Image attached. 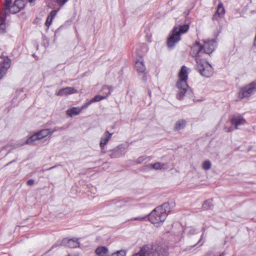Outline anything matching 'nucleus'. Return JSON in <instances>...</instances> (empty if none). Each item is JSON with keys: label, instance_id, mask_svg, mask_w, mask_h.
Instances as JSON below:
<instances>
[{"label": "nucleus", "instance_id": "nucleus-44", "mask_svg": "<svg viewBox=\"0 0 256 256\" xmlns=\"http://www.w3.org/2000/svg\"><path fill=\"white\" fill-rule=\"evenodd\" d=\"M148 94H149V96H151V92L150 91H149L148 92Z\"/></svg>", "mask_w": 256, "mask_h": 256}, {"label": "nucleus", "instance_id": "nucleus-37", "mask_svg": "<svg viewBox=\"0 0 256 256\" xmlns=\"http://www.w3.org/2000/svg\"><path fill=\"white\" fill-rule=\"evenodd\" d=\"M181 34L178 33V32H177V42H178L180 40H181Z\"/></svg>", "mask_w": 256, "mask_h": 256}, {"label": "nucleus", "instance_id": "nucleus-7", "mask_svg": "<svg viewBox=\"0 0 256 256\" xmlns=\"http://www.w3.org/2000/svg\"><path fill=\"white\" fill-rule=\"evenodd\" d=\"M66 246L70 248H75L79 246L80 242H78V238H64L61 244H60V246ZM59 246L58 244H54L51 248L48 250L44 254H46L48 252L50 251L51 250H53L55 248L58 247Z\"/></svg>", "mask_w": 256, "mask_h": 256}, {"label": "nucleus", "instance_id": "nucleus-46", "mask_svg": "<svg viewBox=\"0 0 256 256\" xmlns=\"http://www.w3.org/2000/svg\"><path fill=\"white\" fill-rule=\"evenodd\" d=\"M202 230L204 232V228H202Z\"/></svg>", "mask_w": 256, "mask_h": 256}, {"label": "nucleus", "instance_id": "nucleus-11", "mask_svg": "<svg viewBox=\"0 0 256 256\" xmlns=\"http://www.w3.org/2000/svg\"><path fill=\"white\" fill-rule=\"evenodd\" d=\"M176 44V26H174L172 34L168 38L166 46L168 50L174 49Z\"/></svg>", "mask_w": 256, "mask_h": 256}, {"label": "nucleus", "instance_id": "nucleus-3", "mask_svg": "<svg viewBox=\"0 0 256 256\" xmlns=\"http://www.w3.org/2000/svg\"><path fill=\"white\" fill-rule=\"evenodd\" d=\"M168 248L164 244H156L149 248L148 246H143L140 250L132 256H168Z\"/></svg>", "mask_w": 256, "mask_h": 256}, {"label": "nucleus", "instance_id": "nucleus-41", "mask_svg": "<svg viewBox=\"0 0 256 256\" xmlns=\"http://www.w3.org/2000/svg\"><path fill=\"white\" fill-rule=\"evenodd\" d=\"M56 166H54L52 167H51L50 168H49L48 170H52V169H53L54 168H56Z\"/></svg>", "mask_w": 256, "mask_h": 256}, {"label": "nucleus", "instance_id": "nucleus-1", "mask_svg": "<svg viewBox=\"0 0 256 256\" xmlns=\"http://www.w3.org/2000/svg\"><path fill=\"white\" fill-rule=\"evenodd\" d=\"M170 207L169 202H166L157 206L148 215L144 216H138L132 218L130 220H144L147 217L149 221L156 226H159L166 220L168 214L170 212Z\"/></svg>", "mask_w": 256, "mask_h": 256}, {"label": "nucleus", "instance_id": "nucleus-45", "mask_svg": "<svg viewBox=\"0 0 256 256\" xmlns=\"http://www.w3.org/2000/svg\"><path fill=\"white\" fill-rule=\"evenodd\" d=\"M176 128V125L174 126V129Z\"/></svg>", "mask_w": 256, "mask_h": 256}, {"label": "nucleus", "instance_id": "nucleus-18", "mask_svg": "<svg viewBox=\"0 0 256 256\" xmlns=\"http://www.w3.org/2000/svg\"><path fill=\"white\" fill-rule=\"evenodd\" d=\"M106 98V96H102L100 95H96L94 96V98H93L92 99H91L90 100L88 101V102H86L82 106V108H86L88 106H89L90 104H91L92 103L97 102H100L104 99H105Z\"/></svg>", "mask_w": 256, "mask_h": 256}, {"label": "nucleus", "instance_id": "nucleus-17", "mask_svg": "<svg viewBox=\"0 0 256 256\" xmlns=\"http://www.w3.org/2000/svg\"><path fill=\"white\" fill-rule=\"evenodd\" d=\"M112 133H110L108 130H106L100 138V147L102 149L104 148L105 146L111 138Z\"/></svg>", "mask_w": 256, "mask_h": 256}, {"label": "nucleus", "instance_id": "nucleus-35", "mask_svg": "<svg viewBox=\"0 0 256 256\" xmlns=\"http://www.w3.org/2000/svg\"><path fill=\"white\" fill-rule=\"evenodd\" d=\"M196 230L194 228H190L188 230V234L190 235H192L196 234Z\"/></svg>", "mask_w": 256, "mask_h": 256}, {"label": "nucleus", "instance_id": "nucleus-40", "mask_svg": "<svg viewBox=\"0 0 256 256\" xmlns=\"http://www.w3.org/2000/svg\"><path fill=\"white\" fill-rule=\"evenodd\" d=\"M28 2H30V3H32V2H34V1H36V0H28Z\"/></svg>", "mask_w": 256, "mask_h": 256}, {"label": "nucleus", "instance_id": "nucleus-16", "mask_svg": "<svg viewBox=\"0 0 256 256\" xmlns=\"http://www.w3.org/2000/svg\"><path fill=\"white\" fill-rule=\"evenodd\" d=\"M77 90L72 87H66L61 88L56 92V94L60 96H64L68 94L76 93Z\"/></svg>", "mask_w": 256, "mask_h": 256}, {"label": "nucleus", "instance_id": "nucleus-29", "mask_svg": "<svg viewBox=\"0 0 256 256\" xmlns=\"http://www.w3.org/2000/svg\"><path fill=\"white\" fill-rule=\"evenodd\" d=\"M102 90L104 94H106V95L105 96H106L107 98L109 95L110 94L112 89V88L109 86H104L102 87Z\"/></svg>", "mask_w": 256, "mask_h": 256}, {"label": "nucleus", "instance_id": "nucleus-39", "mask_svg": "<svg viewBox=\"0 0 256 256\" xmlns=\"http://www.w3.org/2000/svg\"><path fill=\"white\" fill-rule=\"evenodd\" d=\"M203 236H204V234H202L201 236V237H200V240H198V243L196 244H200L202 238H203Z\"/></svg>", "mask_w": 256, "mask_h": 256}, {"label": "nucleus", "instance_id": "nucleus-6", "mask_svg": "<svg viewBox=\"0 0 256 256\" xmlns=\"http://www.w3.org/2000/svg\"><path fill=\"white\" fill-rule=\"evenodd\" d=\"M256 92V80L244 88L239 92L238 96L240 98H248Z\"/></svg>", "mask_w": 256, "mask_h": 256}, {"label": "nucleus", "instance_id": "nucleus-15", "mask_svg": "<svg viewBox=\"0 0 256 256\" xmlns=\"http://www.w3.org/2000/svg\"><path fill=\"white\" fill-rule=\"evenodd\" d=\"M203 52L202 45L200 44V42H196L192 48V54L193 56L196 57V60L197 58L200 60L199 54Z\"/></svg>", "mask_w": 256, "mask_h": 256}, {"label": "nucleus", "instance_id": "nucleus-12", "mask_svg": "<svg viewBox=\"0 0 256 256\" xmlns=\"http://www.w3.org/2000/svg\"><path fill=\"white\" fill-rule=\"evenodd\" d=\"M135 68L138 72L139 74L142 75V80L144 81H146V68L144 62L142 60L140 61L138 60L136 61L135 63Z\"/></svg>", "mask_w": 256, "mask_h": 256}, {"label": "nucleus", "instance_id": "nucleus-43", "mask_svg": "<svg viewBox=\"0 0 256 256\" xmlns=\"http://www.w3.org/2000/svg\"><path fill=\"white\" fill-rule=\"evenodd\" d=\"M224 256V254L223 253H222L220 254L218 256Z\"/></svg>", "mask_w": 256, "mask_h": 256}, {"label": "nucleus", "instance_id": "nucleus-30", "mask_svg": "<svg viewBox=\"0 0 256 256\" xmlns=\"http://www.w3.org/2000/svg\"><path fill=\"white\" fill-rule=\"evenodd\" d=\"M186 126V121L184 120H180L177 122V130L183 129Z\"/></svg>", "mask_w": 256, "mask_h": 256}, {"label": "nucleus", "instance_id": "nucleus-28", "mask_svg": "<svg viewBox=\"0 0 256 256\" xmlns=\"http://www.w3.org/2000/svg\"><path fill=\"white\" fill-rule=\"evenodd\" d=\"M12 0H4V12L2 14H7V10L10 6Z\"/></svg>", "mask_w": 256, "mask_h": 256}, {"label": "nucleus", "instance_id": "nucleus-14", "mask_svg": "<svg viewBox=\"0 0 256 256\" xmlns=\"http://www.w3.org/2000/svg\"><path fill=\"white\" fill-rule=\"evenodd\" d=\"M224 14L225 9L222 3V2H220L218 6L216 12L212 16V20H218V18H222Z\"/></svg>", "mask_w": 256, "mask_h": 256}, {"label": "nucleus", "instance_id": "nucleus-24", "mask_svg": "<svg viewBox=\"0 0 256 256\" xmlns=\"http://www.w3.org/2000/svg\"><path fill=\"white\" fill-rule=\"evenodd\" d=\"M189 28L190 26L188 24L179 25L178 28L177 27V29H178L177 32L181 34H182L187 32L189 30Z\"/></svg>", "mask_w": 256, "mask_h": 256}, {"label": "nucleus", "instance_id": "nucleus-4", "mask_svg": "<svg viewBox=\"0 0 256 256\" xmlns=\"http://www.w3.org/2000/svg\"><path fill=\"white\" fill-rule=\"evenodd\" d=\"M196 69L200 74L204 77L211 76L214 72V69L208 62H202L196 58Z\"/></svg>", "mask_w": 256, "mask_h": 256}, {"label": "nucleus", "instance_id": "nucleus-23", "mask_svg": "<svg viewBox=\"0 0 256 256\" xmlns=\"http://www.w3.org/2000/svg\"><path fill=\"white\" fill-rule=\"evenodd\" d=\"M122 154L120 151L119 146H118L112 150L110 151L109 156L112 158H120L122 156Z\"/></svg>", "mask_w": 256, "mask_h": 256}, {"label": "nucleus", "instance_id": "nucleus-27", "mask_svg": "<svg viewBox=\"0 0 256 256\" xmlns=\"http://www.w3.org/2000/svg\"><path fill=\"white\" fill-rule=\"evenodd\" d=\"M127 201L124 199H120L118 200H112V204L116 205V207L122 208L126 205Z\"/></svg>", "mask_w": 256, "mask_h": 256}, {"label": "nucleus", "instance_id": "nucleus-13", "mask_svg": "<svg viewBox=\"0 0 256 256\" xmlns=\"http://www.w3.org/2000/svg\"><path fill=\"white\" fill-rule=\"evenodd\" d=\"M24 4L18 3V0H14L12 6L9 7L7 10V14L8 12L11 14H16L19 12L22 9L24 8Z\"/></svg>", "mask_w": 256, "mask_h": 256}, {"label": "nucleus", "instance_id": "nucleus-38", "mask_svg": "<svg viewBox=\"0 0 256 256\" xmlns=\"http://www.w3.org/2000/svg\"><path fill=\"white\" fill-rule=\"evenodd\" d=\"M16 159L14 160H12V161H11V162H8V164H6L5 165V166H8V165H10V164H12V163H13V162H16Z\"/></svg>", "mask_w": 256, "mask_h": 256}, {"label": "nucleus", "instance_id": "nucleus-5", "mask_svg": "<svg viewBox=\"0 0 256 256\" xmlns=\"http://www.w3.org/2000/svg\"><path fill=\"white\" fill-rule=\"evenodd\" d=\"M56 130H52L50 128H46V129H43L40 131H38V132H36V134L32 135V136L29 138L26 142V143L30 145H33L36 144V142L38 140H41L47 136H48L49 134H52L55 131H56Z\"/></svg>", "mask_w": 256, "mask_h": 256}, {"label": "nucleus", "instance_id": "nucleus-10", "mask_svg": "<svg viewBox=\"0 0 256 256\" xmlns=\"http://www.w3.org/2000/svg\"><path fill=\"white\" fill-rule=\"evenodd\" d=\"M217 46V42L214 39L204 42L202 45L203 52L206 54H210L215 50Z\"/></svg>", "mask_w": 256, "mask_h": 256}, {"label": "nucleus", "instance_id": "nucleus-19", "mask_svg": "<svg viewBox=\"0 0 256 256\" xmlns=\"http://www.w3.org/2000/svg\"><path fill=\"white\" fill-rule=\"evenodd\" d=\"M59 10H60V8H58V10H52L48 14L47 18H46V23H45L46 26L48 28L52 24L54 18L55 17L58 12Z\"/></svg>", "mask_w": 256, "mask_h": 256}, {"label": "nucleus", "instance_id": "nucleus-42", "mask_svg": "<svg viewBox=\"0 0 256 256\" xmlns=\"http://www.w3.org/2000/svg\"><path fill=\"white\" fill-rule=\"evenodd\" d=\"M230 128H228V130H226L227 132H230Z\"/></svg>", "mask_w": 256, "mask_h": 256}, {"label": "nucleus", "instance_id": "nucleus-20", "mask_svg": "<svg viewBox=\"0 0 256 256\" xmlns=\"http://www.w3.org/2000/svg\"><path fill=\"white\" fill-rule=\"evenodd\" d=\"M108 248L104 246H98L95 250V253L98 256H108Z\"/></svg>", "mask_w": 256, "mask_h": 256}, {"label": "nucleus", "instance_id": "nucleus-33", "mask_svg": "<svg viewBox=\"0 0 256 256\" xmlns=\"http://www.w3.org/2000/svg\"><path fill=\"white\" fill-rule=\"evenodd\" d=\"M68 0H56V2L60 6H62Z\"/></svg>", "mask_w": 256, "mask_h": 256}, {"label": "nucleus", "instance_id": "nucleus-22", "mask_svg": "<svg viewBox=\"0 0 256 256\" xmlns=\"http://www.w3.org/2000/svg\"><path fill=\"white\" fill-rule=\"evenodd\" d=\"M84 108H82V106L81 108L73 107L66 110V114L72 117L73 116L78 114Z\"/></svg>", "mask_w": 256, "mask_h": 256}, {"label": "nucleus", "instance_id": "nucleus-9", "mask_svg": "<svg viewBox=\"0 0 256 256\" xmlns=\"http://www.w3.org/2000/svg\"><path fill=\"white\" fill-rule=\"evenodd\" d=\"M230 122L235 129H238L240 126L244 125L246 123V120L240 114H235L232 116Z\"/></svg>", "mask_w": 256, "mask_h": 256}, {"label": "nucleus", "instance_id": "nucleus-21", "mask_svg": "<svg viewBox=\"0 0 256 256\" xmlns=\"http://www.w3.org/2000/svg\"><path fill=\"white\" fill-rule=\"evenodd\" d=\"M6 15L0 14V34H2L6 32Z\"/></svg>", "mask_w": 256, "mask_h": 256}, {"label": "nucleus", "instance_id": "nucleus-2", "mask_svg": "<svg viewBox=\"0 0 256 256\" xmlns=\"http://www.w3.org/2000/svg\"><path fill=\"white\" fill-rule=\"evenodd\" d=\"M189 70V68L183 66L179 72L178 80L177 81V98L179 100H182L185 98L190 99H193L194 98V92L187 82Z\"/></svg>", "mask_w": 256, "mask_h": 256}, {"label": "nucleus", "instance_id": "nucleus-31", "mask_svg": "<svg viewBox=\"0 0 256 256\" xmlns=\"http://www.w3.org/2000/svg\"><path fill=\"white\" fill-rule=\"evenodd\" d=\"M211 166H212V164H211V162H210V161L208 160H205L202 163V167L204 170H208L210 168Z\"/></svg>", "mask_w": 256, "mask_h": 256}, {"label": "nucleus", "instance_id": "nucleus-34", "mask_svg": "<svg viewBox=\"0 0 256 256\" xmlns=\"http://www.w3.org/2000/svg\"><path fill=\"white\" fill-rule=\"evenodd\" d=\"M146 156H140L136 160V163L138 164H141L142 162L146 159Z\"/></svg>", "mask_w": 256, "mask_h": 256}, {"label": "nucleus", "instance_id": "nucleus-32", "mask_svg": "<svg viewBox=\"0 0 256 256\" xmlns=\"http://www.w3.org/2000/svg\"><path fill=\"white\" fill-rule=\"evenodd\" d=\"M126 256V251L123 250H118L116 252H114L112 254L111 256Z\"/></svg>", "mask_w": 256, "mask_h": 256}, {"label": "nucleus", "instance_id": "nucleus-25", "mask_svg": "<svg viewBox=\"0 0 256 256\" xmlns=\"http://www.w3.org/2000/svg\"><path fill=\"white\" fill-rule=\"evenodd\" d=\"M150 166L152 168L156 170H164L167 168L166 164L158 162H156L153 164H150Z\"/></svg>", "mask_w": 256, "mask_h": 256}, {"label": "nucleus", "instance_id": "nucleus-8", "mask_svg": "<svg viewBox=\"0 0 256 256\" xmlns=\"http://www.w3.org/2000/svg\"><path fill=\"white\" fill-rule=\"evenodd\" d=\"M0 58L2 62L0 64V80L6 74L11 64V60L8 56L1 55Z\"/></svg>", "mask_w": 256, "mask_h": 256}, {"label": "nucleus", "instance_id": "nucleus-36", "mask_svg": "<svg viewBox=\"0 0 256 256\" xmlns=\"http://www.w3.org/2000/svg\"><path fill=\"white\" fill-rule=\"evenodd\" d=\"M26 184L28 186H32L34 184V180L32 179L29 180L27 181Z\"/></svg>", "mask_w": 256, "mask_h": 256}, {"label": "nucleus", "instance_id": "nucleus-26", "mask_svg": "<svg viewBox=\"0 0 256 256\" xmlns=\"http://www.w3.org/2000/svg\"><path fill=\"white\" fill-rule=\"evenodd\" d=\"M202 208L204 210L212 209L213 208L212 200L210 199L206 200L202 204Z\"/></svg>", "mask_w": 256, "mask_h": 256}]
</instances>
